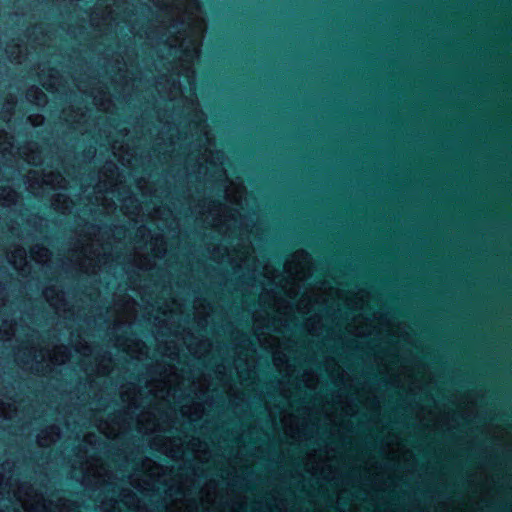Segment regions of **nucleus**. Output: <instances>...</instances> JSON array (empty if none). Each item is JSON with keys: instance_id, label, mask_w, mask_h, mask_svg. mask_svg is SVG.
<instances>
[{"instance_id": "nucleus-51", "label": "nucleus", "mask_w": 512, "mask_h": 512, "mask_svg": "<svg viewBox=\"0 0 512 512\" xmlns=\"http://www.w3.org/2000/svg\"><path fill=\"white\" fill-rule=\"evenodd\" d=\"M198 389H199V391H200L201 393L203 392V391H202V389H200V386H199V387H196V385H195V383H194V384H193V392H194L195 394H197V390H198Z\"/></svg>"}, {"instance_id": "nucleus-6", "label": "nucleus", "mask_w": 512, "mask_h": 512, "mask_svg": "<svg viewBox=\"0 0 512 512\" xmlns=\"http://www.w3.org/2000/svg\"><path fill=\"white\" fill-rule=\"evenodd\" d=\"M199 133L202 134L208 145H210V138L208 137L207 127L204 124L198 123ZM202 159L205 162V173L210 169H214L213 173L223 174V170L218 167V164H222L224 155L220 151H213L210 146L206 147L202 155Z\"/></svg>"}, {"instance_id": "nucleus-20", "label": "nucleus", "mask_w": 512, "mask_h": 512, "mask_svg": "<svg viewBox=\"0 0 512 512\" xmlns=\"http://www.w3.org/2000/svg\"><path fill=\"white\" fill-rule=\"evenodd\" d=\"M42 85L48 90H57L60 85L59 73L56 70H51L47 75L42 73L40 75Z\"/></svg>"}, {"instance_id": "nucleus-54", "label": "nucleus", "mask_w": 512, "mask_h": 512, "mask_svg": "<svg viewBox=\"0 0 512 512\" xmlns=\"http://www.w3.org/2000/svg\"><path fill=\"white\" fill-rule=\"evenodd\" d=\"M202 346L205 348V350L210 346V344L208 342H203L202 343Z\"/></svg>"}, {"instance_id": "nucleus-28", "label": "nucleus", "mask_w": 512, "mask_h": 512, "mask_svg": "<svg viewBox=\"0 0 512 512\" xmlns=\"http://www.w3.org/2000/svg\"><path fill=\"white\" fill-rule=\"evenodd\" d=\"M93 101L96 106L105 111L108 110L111 105L110 98L104 92H98V94L93 95Z\"/></svg>"}, {"instance_id": "nucleus-16", "label": "nucleus", "mask_w": 512, "mask_h": 512, "mask_svg": "<svg viewBox=\"0 0 512 512\" xmlns=\"http://www.w3.org/2000/svg\"><path fill=\"white\" fill-rule=\"evenodd\" d=\"M44 296L57 311L65 310L66 303L61 291L55 287H49L45 289Z\"/></svg>"}, {"instance_id": "nucleus-8", "label": "nucleus", "mask_w": 512, "mask_h": 512, "mask_svg": "<svg viewBox=\"0 0 512 512\" xmlns=\"http://www.w3.org/2000/svg\"><path fill=\"white\" fill-rule=\"evenodd\" d=\"M29 356H33L32 361L37 365L44 362L46 363V366L49 367L51 364L60 365L65 363L68 359V352L66 347L58 346L55 347L53 351L47 352L45 354L40 351L39 355H37L35 351H32V349H29Z\"/></svg>"}, {"instance_id": "nucleus-47", "label": "nucleus", "mask_w": 512, "mask_h": 512, "mask_svg": "<svg viewBox=\"0 0 512 512\" xmlns=\"http://www.w3.org/2000/svg\"><path fill=\"white\" fill-rule=\"evenodd\" d=\"M188 347H189L190 351H191L192 353H194L195 355H198V356H201V355H202V352H201V351H198V350H196V349H194V348H192V347H191V344H189V346H188Z\"/></svg>"}, {"instance_id": "nucleus-48", "label": "nucleus", "mask_w": 512, "mask_h": 512, "mask_svg": "<svg viewBox=\"0 0 512 512\" xmlns=\"http://www.w3.org/2000/svg\"><path fill=\"white\" fill-rule=\"evenodd\" d=\"M152 265H153V264H151V263H150V261H149L148 263H142V262H140V263H139V266H140L141 268H145V269H147V268L151 267Z\"/></svg>"}, {"instance_id": "nucleus-31", "label": "nucleus", "mask_w": 512, "mask_h": 512, "mask_svg": "<svg viewBox=\"0 0 512 512\" xmlns=\"http://www.w3.org/2000/svg\"><path fill=\"white\" fill-rule=\"evenodd\" d=\"M42 182L46 185H50L52 187H61V183L63 182V178L58 173H50L46 175Z\"/></svg>"}, {"instance_id": "nucleus-17", "label": "nucleus", "mask_w": 512, "mask_h": 512, "mask_svg": "<svg viewBox=\"0 0 512 512\" xmlns=\"http://www.w3.org/2000/svg\"><path fill=\"white\" fill-rule=\"evenodd\" d=\"M60 437V432L58 427L51 426L43 431L37 436V440L40 446H49L52 443L56 442Z\"/></svg>"}, {"instance_id": "nucleus-11", "label": "nucleus", "mask_w": 512, "mask_h": 512, "mask_svg": "<svg viewBox=\"0 0 512 512\" xmlns=\"http://www.w3.org/2000/svg\"><path fill=\"white\" fill-rule=\"evenodd\" d=\"M108 193L111 194L113 197L117 195V199L122 203L121 209L124 211L125 214L133 215L139 210L138 200L132 196L122 197L120 188L115 187L108 191Z\"/></svg>"}, {"instance_id": "nucleus-56", "label": "nucleus", "mask_w": 512, "mask_h": 512, "mask_svg": "<svg viewBox=\"0 0 512 512\" xmlns=\"http://www.w3.org/2000/svg\"><path fill=\"white\" fill-rule=\"evenodd\" d=\"M80 265H81V267H83V268H87V265H86L84 262H83V263H81Z\"/></svg>"}, {"instance_id": "nucleus-27", "label": "nucleus", "mask_w": 512, "mask_h": 512, "mask_svg": "<svg viewBox=\"0 0 512 512\" xmlns=\"http://www.w3.org/2000/svg\"><path fill=\"white\" fill-rule=\"evenodd\" d=\"M21 153L28 163L33 165L40 163V156L38 155L37 146L35 144H33L31 148H24Z\"/></svg>"}, {"instance_id": "nucleus-50", "label": "nucleus", "mask_w": 512, "mask_h": 512, "mask_svg": "<svg viewBox=\"0 0 512 512\" xmlns=\"http://www.w3.org/2000/svg\"><path fill=\"white\" fill-rule=\"evenodd\" d=\"M17 359H18L19 361L23 362L25 365H28V364L30 363L29 361H25V360H23V359L21 358V356H20V352L17 354Z\"/></svg>"}, {"instance_id": "nucleus-29", "label": "nucleus", "mask_w": 512, "mask_h": 512, "mask_svg": "<svg viewBox=\"0 0 512 512\" xmlns=\"http://www.w3.org/2000/svg\"><path fill=\"white\" fill-rule=\"evenodd\" d=\"M136 306H137V304L135 301H132V300L126 301L122 307V313L124 315L120 321L121 322H129L131 316L136 311Z\"/></svg>"}, {"instance_id": "nucleus-40", "label": "nucleus", "mask_w": 512, "mask_h": 512, "mask_svg": "<svg viewBox=\"0 0 512 512\" xmlns=\"http://www.w3.org/2000/svg\"><path fill=\"white\" fill-rule=\"evenodd\" d=\"M345 303L348 307L352 308V309H357V308H361L362 305L359 304L358 302H354L353 300L349 299V298H345Z\"/></svg>"}, {"instance_id": "nucleus-21", "label": "nucleus", "mask_w": 512, "mask_h": 512, "mask_svg": "<svg viewBox=\"0 0 512 512\" xmlns=\"http://www.w3.org/2000/svg\"><path fill=\"white\" fill-rule=\"evenodd\" d=\"M147 250H150L151 254L155 258H159L164 255L166 251L165 242L163 237L156 236L151 238L150 242L147 244Z\"/></svg>"}, {"instance_id": "nucleus-34", "label": "nucleus", "mask_w": 512, "mask_h": 512, "mask_svg": "<svg viewBox=\"0 0 512 512\" xmlns=\"http://www.w3.org/2000/svg\"><path fill=\"white\" fill-rule=\"evenodd\" d=\"M76 352L81 354L83 357H90L92 355V348L87 343H79L76 345Z\"/></svg>"}, {"instance_id": "nucleus-30", "label": "nucleus", "mask_w": 512, "mask_h": 512, "mask_svg": "<svg viewBox=\"0 0 512 512\" xmlns=\"http://www.w3.org/2000/svg\"><path fill=\"white\" fill-rule=\"evenodd\" d=\"M53 206L56 210H60L63 213L70 208V201L62 194H57L53 200Z\"/></svg>"}, {"instance_id": "nucleus-22", "label": "nucleus", "mask_w": 512, "mask_h": 512, "mask_svg": "<svg viewBox=\"0 0 512 512\" xmlns=\"http://www.w3.org/2000/svg\"><path fill=\"white\" fill-rule=\"evenodd\" d=\"M181 412L183 415L187 416L191 421H195L202 416L203 407L200 403H194L190 407L182 405Z\"/></svg>"}, {"instance_id": "nucleus-42", "label": "nucleus", "mask_w": 512, "mask_h": 512, "mask_svg": "<svg viewBox=\"0 0 512 512\" xmlns=\"http://www.w3.org/2000/svg\"><path fill=\"white\" fill-rule=\"evenodd\" d=\"M307 329L311 333H317L318 329L314 326V319L313 318L309 319V321L307 323Z\"/></svg>"}, {"instance_id": "nucleus-3", "label": "nucleus", "mask_w": 512, "mask_h": 512, "mask_svg": "<svg viewBox=\"0 0 512 512\" xmlns=\"http://www.w3.org/2000/svg\"><path fill=\"white\" fill-rule=\"evenodd\" d=\"M227 209V215L234 216V218L238 221L236 227L232 225V229L230 231L231 233H235L237 231L240 238L238 240L237 247H235L232 252L227 251V248H224L225 253H221V249L217 248L213 251V258L217 261H223L224 258H227L229 262L235 263V265L239 268L242 266L246 267L247 269L253 267V271L256 272L258 270V266H256L254 258L251 255V247L247 240L243 237L245 234L244 222L241 217L239 219L236 218L233 212H237L238 216H241V213H239L238 208L232 209L227 207Z\"/></svg>"}, {"instance_id": "nucleus-14", "label": "nucleus", "mask_w": 512, "mask_h": 512, "mask_svg": "<svg viewBox=\"0 0 512 512\" xmlns=\"http://www.w3.org/2000/svg\"><path fill=\"white\" fill-rule=\"evenodd\" d=\"M139 430L145 434L160 430V424L156 416L151 413H144L138 419Z\"/></svg>"}, {"instance_id": "nucleus-46", "label": "nucleus", "mask_w": 512, "mask_h": 512, "mask_svg": "<svg viewBox=\"0 0 512 512\" xmlns=\"http://www.w3.org/2000/svg\"><path fill=\"white\" fill-rule=\"evenodd\" d=\"M78 116H79V114H77V115H76L73 119H71V120H70L68 117H65L64 119H65V121L70 122V123H78V122H79V120H78V119H76ZM83 116H84L83 114H80V117H83Z\"/></svg>"}, {"instance_id": "nucleus-52", "label": "nucleus", "mask_w": 512, "mask_h": 512, "mask_svg": "<svg viewBox=\"0 0 512 512\" xmlns=\"http://www.w3.org/2000/svg\"><path fill=\"white\" fill-rule=\"evenodd\" d=\"M83 254H84L85 257L88 258L86 249L83 250ZM89 260H90V262H92V261H94V258H90L89 257Z\"/></svg>"}, {"instance_id": "nucleus-44", "label": "nucleus", "mask_w": 512, "mask_h": 512, "mask_svg": "<svg viewBox=\"0 0 512 512\" xmlns=\"http://www.w3.org/2000/svg\"><path fill=\"white\" fill-rule=\"evenodd\" d=\"M210 502H213V500L210 499V497L208 495H206L205 498H202V505L204 506V508H208V504Z\"/></svg>"}, {"instance_id": "nucleus-25", "label": "nucleus", "mask_w": 512, "mask_h": 512, "mask_svg": "<svg viewBox=\"0 0 512 512\" xmlns=\"http://www.w3.org/2000/svg\"><path fill=\"white\" fill-rule=\"evenodd\" d=\"M27 99L36 105H44L46 103V95L39 88L32 87L27 91Z\"/></svg>"}, {"instance_id": "nucleus-4", "label": "nucleus", "mask_w": 512, "mask_h": 512, "mask_svg": "<svg viewBox=\"0 0 512 512\" xmlns=\"http://www.w3.org/2000/svg\"><path fill=\"white\" fill-rule=\"evenodd\" d=\"M406 327L402 326L399 323H396L394 320L389 318L388 316H379L377 319V324L371 326H359L357 324L350 325L349 331L358 336H366L372 334L374 331L379 334H391L396 335L397 337H404L407 334Z\"/></svg>"}, {"instance_id": "nucleus-41", "label": "nucleus", "mask_w": 512, "mask_h": 512, "mask_svg": "<svg viewBox=\"0 0 512 512\" xmlns=\"http://www.w3.org/2000/svg\"><path fill=\"white\" fill-rule=\"evenodd\" d=\"M304 381H305L307 387H309V388L315 387L316 378L314 377V375L309 376L308 379H306Z\"/></svg>"}, {"instance_id": "nucleus-5", "label": "nucleus", "mask_w": 512, "mask_h": 512, "mask_svg": "<svg viewBox=\"0 0 512 512\" xmlns=\"http://www.w3.org/2000/svg\"><path fill=\"white\" fill-rule=\"evenodd\" d=\"M227 206L213 205L209 207L206 212L203 213L204 221L222 230L225 227V233L230 231L233 226L236 227L238 221L234 216L227 215Z\"/></svg>"}, {"instance_id": "nucleus-24", "label": "nucleus", "mask_w": 512, "mask_h": 512, "mask_svg": "<svg viewBox=\"0 0 512 512\" xmlns=\"http://www.w3.org/2000/svg\"><path fill=\"white\" fill-rule=\"evenodd\" d=\"M31 257L38 263H46L50 258V252L47 248L36 245L31 250Z\"/></svg>"}, {"instance_id": "nucleus-10", "label": "nucleus", "mask_w": 512, "mask_h": 512, "mask_svg": "<svg viewBox=\"0 0 512 512\" xmlns=\"http://www.w3.org/2000/svg\"><path fill=\"white\" fill-rule=\"evenodd\" d=\"M334 295H337L339 299H343L342 293L339 291H334L332 289H329V291H322L321 295L319 291L312 292L311 294H305L303 298L300 300V302L297 305V310L300 313L306 314L310 312V306H312V300L315 303H318L320 300L322 302H328L329 298H332Z\"/></svg>"}, {"instance_id": "nucleus-43", "label": "nucleus", "mask_w": 512, "mask_h": 512, "mask_svg": "<svg viewBox=\"0 0 512 512\" xmlns=\"http://www.w3.org/2000/svg\"><path fill=\"white\" fill-rule=\"evenodd\" d=\"M258 340L266 348H273L274 347V341H275L274 339H271V342H266V340H262L260 338V335H258Z\"/></svg>"}, {"instance_id": "nucleus-7", "label": "nucleus", "mask_w": 512, "mask_h": 512, "mask_svg": "<svg viewBox=\"0 0 512 512\" xmlns=\"http://www.w3.org/2000/svg\"><path fill=\"white\" fill-rule=\"evenodd\" d=\"M80 474L74 471L73 477L80 479L83 483H91L94 480L95 484H100L105 481L106 470L98 461H92L81 465Z\"/></svg>"}, {"instance_id": "nucleus-49", "label": "nucleus", "mask_w": 512, "mask_h": 512, "mask_svg": "<svg viewBox=\"0 0 512 512\" xmlns=\"http://www.w3.org/2000/svg\"><path fill=\"white\" fill-rule=\"evenodd\" d=\"M103 433H105L107 435V437L109 438H113V437H116L117 436V433L115 432H106V431H103Z\"/></svg>"}, {"instance_id": "nucleus-35", "label": "nucleus", "mask_w": 512, "mask_h": 512, "mask_svg": "<svg viewBox=\"0 0 512 512\" xmlns=\"http://www.w3.org/2000/svg\"><path fill=\"white\" fill-rule=\"evenodd\" d=\"M273 361H274L275 366H277L278 368L281 369V366L287 362V357L281 351L276 350V351H274V354H273Z\"/></svg>"}, {"instance_id": "nucleus-19", "label": "nucleus", "mask_w": 512, "mask_h": 512, "mask_svg": "<svg viewBox=\"0 0 512 512\" xmlns=\"http://www.w3.org/2000/svg\"><path fill=\"white\" fill-rule=\"evenodd\" d=\"M9 260L15 269L24 271L27 265L26 251L23 248H16L11 252Z\"/></svg>"}, {"instance_id": "nucleus-13", "label": "nucleus", "mask_w": 512, "mask_h": 512, "mask_svg": "<svg viewBox=\"0 0 512 512\" xmlns=\"http://www.w3.org/2000/svg\"><path fill=\"white\" fill-rule=\"evenodd\" d=\"M177 379L176 375L171 376L167 381L163 382L161 384V387L155 386L154 388L150 389V392H152L156 398H169L172 397L173 399L176 398L177 389L175 387H172V382Z\"/></svg>"}, {"instance_id": "nucleus-37", "label": "nucleus", "mask_w": 512, "mask_h": 512, "mask_svg": "<svg viewBox=\"0 0 512 512\" xmlns=\"http://www.w3.org/2000/svg\"><path fill=\"white\" fill-rule=\"evenodd\" d=\"M241 366H242V360L238 359V361L236 363V369H237L238 375L241 378V380L245 381L246 378H244L243 375H242L243 372L241 371ZM251 374H252V370L249 368L247 379L251 378Z\"/></svg>"}, {"instance_id": "nucleus-36", "label": "nucleus", "mask_w": 512, "mask_h": 512, "mask_svg": "<svg viewBox=\"0 0 512 512\" xmlns=\"http://www.w3.org/2000/svg\"><path fill=\"white\" fill-rule=\"evenodd\" d=\"M0 417H4V418L12 417V410H11L10 404L8 405V407H6L5 404L2 401H0Z\"/></svg>"}, {"instance_id": "nucleus-32", "label": "nucleus", "mask_w": 512, "mask_h": 512, "mask_svg": "<svg viewBox=\"0 0 512 512\" xmlns=\"http://www.w3.org/2000/svg\"><path fill=\"white\" fill-rule=\"evenodd\" d=\"M6 53L8 57L11 59V61L20 62L22 49L19 47L18 44L7 46Z\"/></svg>"}, {"instance_id": "nucleus-9", "label": "nucleus", "mask_w": 512, "mask_h": 512, "mask_svg": "<svg viewBox=\"0 0 512 512\" xmlns=\"http://www.w3.org/2000/svg\"><path fill=\"white\" fill-rule=\"evenodd\" d=\"M17 497L26 512H53L42 495L28 492L23 495L22 489H19Z\"/></svg>"}, {"instance_id": "nucleus-38", "label": "nucleus", "mask_w": 512, "mask_h": 512, "mask_svg": "<svg viewBox=\"0 0 512 512\" xmlns=\"http://www.w3.org/2000/svg\"><path fill=\"white\" fill-rule=\"evenodd\" d=\"M15 330L12 328V325H9L8 329H5L4 332L0 331V340L8 339L10 334H14Z\"/></svg>"}, {"instance_id": "nucleus-55", "label": "nucleus", "mask_w": 512, "mask_h": 512, "mask_svg": "<svg viewBox=\"0 0 512 512\" xmlns=\"http://www.w3.org/2000/svg\"><path fill=\"white\" fill-rule=\"evenodd\" d=\"M103 511H104V512H114V511H110V510H108L105 506L103 507Z\"/></svg>"}, {"instance_id": "nucleus-12", "label": "nucleus", "mask_w": 512, "mask_h": 512, "mask_svg": "<svg viewBox=\"0 0 512 512\" xmlns=\"http://www.w3.org/2000/svg\"><path fill=\"white\" fill-rule=\"evenodd\" d=\"M244 195V187L239 182H231L226 188V200L239 208H243L242 199Z\"/></svg>"}, {"instance_id": "nucleus-53", "label": "nucleus", "mask_w": 512, "mask_h": 512, "mask_svg": "<svg viewBox=\"0 0 512 512\" xmlns=\"http://www.w3.org/2000/svg\"><path fill=\"white\" fill-rule=\"evenodd\" d=\"M105 371H106V368H105V367H99V368H98V372H99V373H105Z\"/></svg>"}, {"instance_id": "nucleus-33", "label": "nucleus", "mask_w": 512, "mask_h": 512, "mask_svg": "<svg viewBox=\"0 0 512 512\" xmlns=\"http://www.w3.org/2000/svg\"><path fill=\"white\" fill-rule=\"evenodd\" d=\"M27 184H28V190L35 194V195H38L39 192L37 191L35 185H39V178H38V175H37V172L36 171H32L28 174L27 176Z\"/></svg>"}, {"instance_id": "nucleus-18", "label": "nucleus", "mask_w": 512, "mask_h": 512, "mask_svg": "<svg viewBox=\"0 0 512 512\" xmlns=\"http://www.w3.org/2000/svg\"><path fill=\"white\" fill-rule=\"evenodd\" d=\"M12 466L10 463L0 465V494L10 492Z\"/></svg>"}, {"instance_id": "nucleus-26", "label": "nucleus", "mask_w": 512, "mask_h": 512, "mask_svg": "<svg viewBox=\"0 0 512 512\" xmlns=\"http://www.w3.org/2000/svg\"><path fill=\"white\" fill-rule=\"evenodd\" d=\"M189 446L199 460H207L205 443H202L199 439H192Z\"/></svg>"}, {"instance_id": "nucleus-1", "label": "nucleus", "mask_w": 512, "mask_h": 512, "mask_svg": "<svg viewBox=\"0 0 512 512\" xmlns=\"http://www.w3.org/2000/svg\"><path fill=\"white\" fill-rule=\"evenodd\" d=\"M168 12V19L155 38V47L163 58L180 63L190 88L193 86L192 65L198 58L206 25L198 0H178Z\"/></svg>"}, {"instance_id": "nucleus-45", "label": "nucleus", "mask_w": 512, "mask_h": 512, "mask_svg": "<svg viewBox=\"0 0 512 512\" xmlns=\"http://www.w3.org/2000/svg\"><path fill=\"white\" fill-rule=\"evenodd\" d=\"M181 452H183V443L180 441V443L177 445V449L173 451V456Z\"/></svg>"}, {"instance_id": "nucleus-15", "label": "nucleus", "mask_w": 512, "mask_h": 512, "mask_svg": "<svg viewBox=\"0 0 512 512\" xmlns=\"http://www.w3.org/2000/svg\"><path fill=\"white\" fill-rule=\"evenodd\" d=\"M157 90L163 96L169 97L171 99L177 98L182 93L180 85L176 83L175 80L170 82L168 79H165V81H159Z\"/></svg>"}, {"instance_id": "nucleus-23", "label": "nucleus", "mask_w": 512, "mask_h": 512, "mask_svg": "<svg viewBox=\"0 0 512 512\" xmlns=\"http://www.w3.org/2000/svg\"><path fill=\"white\" fill-rule=\"evenodd\" d=\"M17 200L16 192L10 187H2L0 189V204L2 206H9Z\"/></svg>"}, {"instance_id": "nucleus-2", "label": "nucleus", "mask_w": 512, "mask_h": 512, "mask_svg": "<svg viewBox=\"0 0 512 512\" xmlns=\"http://www.w3.org/2000/svg\"><path fill=\"white\" fill-rule=\"evenodd\" d=\"M310 257L304 251H297L284 266V274H275V270L269 265L262 267V272L268 281L264 292L260 296L261 303L279 316H286L293 312L290 300L294 299L298 291V283L309 272Z\"/></svg>"}, {"instance_id": "nucleus-39", "label": "nucleus", "mask_w": 512, "mask_h": 512, "mask_svg": "<svg viewBox=\"0 0 512 512\" xmlns=\"http://www.w3.org/2000/svg\"><path fill=\"white\" fill-rule=\"evenodd\" d=\"M29 121L31 122V124L33 126H38V125L42 124L43 117L41 115H32L29 117Z\"/></svg>"}]
</instances>
